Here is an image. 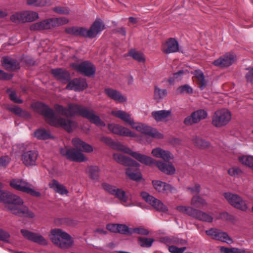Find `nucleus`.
Listing matches in <instances>:
<instances>
[{
    "mask_svg": "<svg viewBox=\"0 0 253 253\" xmlns=\"http://www.w3.org/2000/svg\"><path fill=\"white\" fill-rule=\"evenodd\" d=\"M55 110L59 114L66 117H73L79 115L87 119L91 123L98 126H105V123L101 120L99 116L95 114L92 109H88L86 107L76 103H69L67 108L62 105H56Z\"/></svg>",
    "mask_w": 253,
    "mask_h": 253,
    "instance_id": "1",
    "label": "nucleus"
},
{
    "mask_svg": "<svg viewBox=\"0 0 253 253\" xmlns=\"http://www.w3.org/2000/svg\"><path fill=\"white\" fill-rule=\"evenodd\" d=\"M32 107L36 112L43 115L45 121L51 126H60L68 132L72 131L77 126L76 122L55 115L52 109L42 102L33 103Z\"/></svg>",
    "mask_w": 253,
    "mask_h": 253,
    "instance_id": "2",
    "label": "nucleus"
},
{
    "mask_svg": "<svg viewBox=\"0 0 253 253\" xmlns=\"http://www.w3.org/2000/svg\"><path fill=\"white\" fill-rule=\"evenodd\" d=\"M0 182V202L3 201L6 204L5 208L12 214L19 216L33 218L34 213L29 211L28 208L23 205V201L18 196L7 191H3L1 189Z\"/></svg>",
    "mask_w": 253,
    "mask_h": 253,
    "instance_id": "3",
    "label": "nucleus"
},
{
    "mask_svg": "<svg viewBox=\"0 0 253 253\" xmlns=\"http://www.w3.org/2000/svg\"><path fill=\"white\" fill-rule=\"evenodd\" d=\"M72 143L77 149L67 148H61L60 149L61 155L73 162L81 163L86 161L87 158L81 151L86 153H90L93 150L92 147L78 138L73 139Z\"/></svg>",
    "mask_w": 253,
    "mask_h": 253,
    "instance_id": "4",
    "label": "nucleus"
},
{
    "mask_svg": "<svg viewBox=\"0 0 253 253\" xmlns=\"http://www.w3.org/2000/svg\"><path fill=\"white\" fill-rule=\"evenodd\" d=\"M117 149L119 150L129 154L140 163L146 165L150 166L153 164H155L161 171L167 174L171 175L175 173V169L171 164H167L161 161H156L150 157L140 154L137 152H132L129 148L120 144H118Z\"/></svg>",
    "mask_w": 253,
    "mask_h": 253,
    "instance_id": "5",
    "label": "nucleus"
},
{
    "mask_svg": "<svg viewBox=\"0 0 253 253\" xmlns=\"http://www.w3.org/2000/svg\"><path fill=\"white\" fill-rule=\"evenodd\" d=\"M104 29V25L100 19H96L89 29L80 27H70L65 29V32L74 36L93 38Z\"/></svg>",
    "mask_w": 253,
    "mask_h": 253,
    "instance_id": "6",
    "label": "nucleus"
},
{
    "mask_svg": "<svg viewBox=\"0 0 253 253\" xmlns=\"http://www.w3.org/2000/svg\"><path fill=\"white\" fill-rule=\"evenodd\" d=\"M50 233V239L51 242L58 248L66 250L74 245V242L72 237L62 229H52Z\"/></svg>",
    "mask_w": 253,
    "mask_h": 253,
    "instance_id": "7",
    "label": "nucleus"
},
{
    "mask_svg": "<svg viewBox=\"0 0 253 253\" xmlns=\"http://www.w3.org/2000/svg\"><path fill=\"white\" fill-rule=\"evenodd\" d=\"M9 185L13 189L30 194L33 196L39 197L41 195L39 192L34 190L31 184L23 179H13L10 180Z\"/></svg>",
    "mask_w": 253,
    "mask_h": 253,
    "instance_id": "8",
    "label": "nucleus"
},
{
    "mask_svg": "<svg viewBox=\"0 0 253 253\" xmlns=\"http://www.w3.org/2000/svg\"><path fill=\"white\" fill-rule=\"evenodd\" d=\"M231 119L230 112L226 109L217 110L212 117V124L215 127H220L226 125Z\"/></svg>",
    "mask_w": 253,
    "mask_h": 253,
    "instance_id": "9",
    "label": "nucleus"
},
{
    "mask_svg": "<svg viewBox=\"0 0 253 253\" xmlns=\"http://www.w3.org/2000/svg\"><path fill=\"white\" fill-rule=\"evenodd\" d=\"M223 196L227 202L234 208L242 211H246L248 208L247 202L239 195L231 192H225Z\"/></svg>",
    "mask_w": 253,
    "mask_h": 253,
    "instance_id": "10",
    "label": "nucleus"
},
{
    "mask_svg": "<svg viewBox=\"0 0 253 253\" xmlns=\"http://www.w3.org/2000/svg\"><path fill=\"white\" fill-rule=\"evenodd\" d=\"M206 233L213 239L220 241L228 244H231L234 242L233 240L229 237L226 232H223L216 228H212L206 230Z\"/></svg>",
    "mask_w": 253,
    "mask_h": 253,
    "instance_id": "11",
    "label": "nucleus"
},
{
    "mask_svg": "<svg viewBox=\"0 0 253 253\" xmlns=\"http://www.w3.org/2000/svg\"><path fill=\"white\" fill-rule=\"evenodd\" d=\"M71 67L78 72L88 77L93 75L95 73L94 66L88 61H84L80 64L73 63Z\"/></svg>",
    "mask_w": 253,
    "mask_h": 253,
    "instance_id": "12",
    "label": "nucleus"
},
{
    "mask_svg": "<svg viewBox=\"0 0 253 253\" xmlns=\"http://www.w3.org/2000/svg\"><path fill=\"white\" fill-rule=\"evenodd\" d=\"M141 196L147 203L151 205L157 211L166 212L168 211L167 206L160 200L149 195L148 193L143 192L141 193Z\"/></svg>",
    "mask_w": 253,
    "mask_h": 253,
    "instance_id": "13",
    "label": "nucleus"
},
{
    "mask_svg": "<svg viewBox=\"0 0 253 253\" xmlns=\"http://www.w3.org/2000/svg\"><path fill=\"white\" fill-rule=\"evenodd\" d=\"M208 113L205 110L203 109L198 110L193 112L191 115L186 117L183 123L186 126H191L206 119Z\"/></svg>",
    "mask_w": 253,
    "mask_h": 253,
    "instance_id": "14",
    "label": "nucleus"
},
{
    "mask_svg": "<svg viewBox=\"0 0 253 253\" xmlns=\"http://www.w3.org/2000/svg\"><path fill=\"white\" fill-rule=\"evenodd\" d=\"M236 59V56L234 53L228 52L213 61L212 64L219 68H226L234 63Z\"/></svg>",
    "mask_w": 253,
    "mask_h": 253,
    "instance_id": "15",
    "label": "nucleus"
},
{
    "mask_svg": "<svg viewBox=\"0 0 253 253\" xmlns=\"http://www.w3.org/2000/svg\"><path fill=\"white\" fill-rule=\"evenodd\" d=\"M132 128L152 137L159 139L163 137V134L159 132L156 129L141 123H135V125H134Z\"/></svg>",
    "mask_w": 253,
    "mask_h": 253,
    "instance_id": "16",
    "label": "nucleus"
},
{
    "mask_svg": "<svg viewBox=\"0 0 253 253\" xmlns=\"http://www.w3.org/2000/svg\"><path fill=\"white\" fill-rule=\"evenodd\" d=\"M152 185L154 189L159 193L168 195L176 191V189L171 185L160 180H153Z\"/></svg>",
    "mask_w": 253,
    "mask_h": 253,
    "instance_id": "17",
    "label": "nucleus"
},
{
    "mask_svg": "<svg viewBox=\"0 0 253 253\" xmlns=\"http://www.w3.org/2000/svg\"><path fill=\"white\" fill-rule=\"evenodd\" d=\"M21 233L24 238L33 242L42 245H46L47 244L46 240L40 234L25 229H22Z\"/></svg>",
    "mask_w": 253,
    "mask_h": 253,
    "instance_id": "18",
    "label": "nucleus"
},
{
    "mask_svg": "<svg viewBox=\"0 0 253 253\" xmlns=\"http://www.w3.org/2000/svg\"><path fill=\"white\" fill-rule=\"evenodd\" d=\"M108 128L112 133L124 136L135 137V133L130 131L129 129L117 124H109Z\"/></svg>",
    "mask_w": 253,
    "mask_h": 253,
    "instance_id": "19",
    "label": "nucleus"
},
{
    "mask_svg": "<svg viewBox=\"0 0 253 253\" xmlns=\"http://www.w3.org/2000/svg\"><path fill=\"white\" fill-rule=\"evenodd\" d=\"M66 89L81 91L87 87L86 80L83 78H75L68 82Z\"/></svg>",
    "mask_w": 253,
    "mask_h": 253,
    "instance_id": "20",
    "label": "nucleus"
},
{
    "mask_svg": "<svg viewBox=\"0 0 253 253\" xmlns=\"http://www.w3.org/2000/svg\"><path fill=\"white\" fill-rule=\"evenodd\" d=\"M38 155V151L35 150L26 151L21 155V161L26 166H35Z\"/></svg>",
    "mask_w": 253,
    "mask_h": 253,
    "instance_id": "21",
    "label": "nucleus"
},
{
    "mask_svg": "<svg viewBox=\"0 0 253 253\" xmlns=\"http://www.w3.org/2000/svg\"><path fill=\"white\" fill-rule=\"evenodd\" d=\"M113 158L117 163L125 166L133 167L138 168L140 166L136 161L119 153L114 154Z\"/></svg>",
    "mask_w": 253,
    "mask_h": 253,
    "instance_id": "22",
    "label": "nucleus"
},
{
    "mask_svg": "<svg viewBox=\"0 0 253 253\" xmlns=\"http://www.w3.org/2000/svg\"><path fill=\"white\" fill-rule=\"evenodd\" d=\"M162 50L166 54H169L178 51L179 44L178 42L174 38H169L163 44Z\"/></svg>",
    "mask_w": 253,
    "mask_h": 253,
    "instance_id": "23",
    "label": "nucleus"
},
{
    "mask_svg": "<svg viewBox=\"0 0 253 253\" xmlns=\"http://www.w3.org/2000/svg\"><path fill=\"white\" fill-rule=\"evenodd\" d=\"M54 77L62 84H66L70 80V73L66 70L62 68H56L51 71Z\"/></svg>",
    "mask_w": 253,
    "mask_h": 253,
    "instance_id": "24",
    "label": "nucleus"
},
{
    "mask_svg": "<svg viewBox=\"0 0 253 253\" xmlns=\"http://www.w3.org/2000/svg\"><path fill=\"white\" fill-rule=\"evenodd\" d=\"M105 94L110 98L118 102H124L126 101V98L121 93L111 88H106L104 90Z\"/></svg>",
    "mask_w": 253,
    "mask_h": 253,
    "instance_id": "25",
    "label": "nucleus"
},
{
    "mask_svg": "<svg viewBox=\"0 0 253 253\" xmlns=\"http://www.w3.org/2000/svg\"><path fill=\"white\" fill-rule=\"evenodd\" d=\"M151 154L154 157L161 158L166 162H168L173 158L170 152L164 150L159 147L153 149Z\"/></svg>",
    "mask_w": 253,
    "mask_h": 253,
    "instance_id": "26",
    "label": "nucleus"
},
{
    "mask_svg": "<svg viewBox=\"0 0 253 253\" xmlns=\"http://www.w3.org/2000/svg\"><path fill=\"white\" fill-rule=\"evenodd\" d=\"M48 186L56 193L61 195H67L69 192L68 189L64 185L60 183L57 180L54 179H52L49 182Z\"/></svg>",
    "mask_w": 253,
    "mask_h": 253,
    "instance_id": "27",
    "label": "nucleus"
},
{
    "mask_svg": "<svg viewBox=\"0 0 253 253\" xmlns=\"http://www.w3.org/2000/svg\"><path fill=\"white\" fill-rule=\"evenodd\" d=\"M1 64L7 70L14 71L19 68V65L17 61L8 57H3L1 58Z\"/></svg>",
    "mask_w": 253,
    "mask_h": 253,
    "instance_id": "28",
    "label": "nucleus"
},
{
    "mask_svg": "<svg viewBox=\"0 0 253 253\" xmlns=\"http://www.w3.org/2000/svg\"><path fill=\"white\" fill-rule=\"evenodd\" d=\"M160 242L167 245L169 247L171 246L170 245H183L186 244L185 240L174 236L161 237L160 238Z\"/></svg>",
    "mask_w": 253,
    "mask_h": 253,
    "instance_id": "29",
    "label": "nucleus"
},
{
    "mask_svg": "<svg viewBox=\"0 0 253 253\" xmlns=\"http://www.w3.org/2000/svg\"><path fill=\"white\" fill-rule=\"evenodd\" d=\"M111 114L128 123L132 127L135 125V123L131 119L130 115L125 111L121 110L113 111H112Z\"/></svg>",
    "mask_w": 253,
    "mask_h": 253,
    "instance_id": "30",
    "label": "nucleus"
},
{
    "mask_svg": "<svg viewBox=\"0 0 253 253\" xmlns=\"http://www.w3.org/2000/svg\"><path fill=\"white\" fill-rule=\"evenodd\" d=\"M192 217L200 221L209 223L211 222L213 220L211 215L197 209H195Z\"/></svg>",
    "mask_w": 253,
    "mask_h": 253,
    "instance_id": "31",
    "label": "nucleus"
},
{
    "mask_svg": "<svg viewBox=\"0 0 253 253\" xmlns=\"http://www.w3.org/2000/svg\"><path fill=\"white\" fill-rule=\"evenodd\" d=\"M194 75V80L198 84L199 88L203 90L205 88L207 84L203 73L200 70H196Z\"/></svg>",
    "mask_w": 253,
    "mask_h": 253,
    "instance_id": "32",
    "label": "nucleus"
},
{
    "mask_svg": "<svg viewBox=\"0 0 253 253\" xmlns=\"http://www.w3.org/2000/svg\"><path fill=\"white\" fill-rule=\"evenodd\" d=\"M170 115V110H160L152 112V116L157 122L166 121V119Z\"/></svg>",
    "mask_w": 253,
    "mask_h": 253,
    "instance_id": "33",
    "label": "nucleus"
},
{
    "mask_svg": "<svg viewBox=\"0 0 253 253\" xmlns=\"http://www.w3.org/2000/svg\"><path fill=\"white\" fill-rule=\"evenodd\" d=\"M191 204L193 206L197 208H201L208 206V203L206 201L204 198L198 195L194 196L192 198Z\"/></svg>",
    "mask_w": 253,
    "mask_h": 253,
    "instance_id": "34",
    "label": "nucleus"
},
{
    "mask_svg": "<svg viewBox=\"0 0 253 253\" xmlns=\"http://www.w3.org/2000/svg\"><path fill=\"white\" fill-rule=\"evenodd\" d=\"M8 110L19 117L28 118L30 116V114L28 112L22 110L20 107L17 106L9 107Z\"/></svg>",
    "mask_w": 253,
    "mask_h": 253,
    "instance_id": "35",
    "label": "nucleus"
},
{
    "mask_svg": "<svg viewBox=\"0 0 253 253\" xmlns=\"http://www.w3.org/2000/svg\"><path fill=\"white\" fill-rule=\"evenodd\" d=\"M34 135L38 139L41 140H45L52 138L50 132L43 128L36 130Z\"/></svg>",
    "mask_w": 253,
    "mask_h": 253,
    "instance_id": "36",
    "label": "nucleus"
},
{
    "mask_svg": "<svg viewBox=\"0 0 253 253\" xmlns=\"http://www.w3.org/2000/svg\"><path fill=\"white\" fill-rule=\"evenodd\" d=\"M23 15L24 17V23L31 22L39 18L38 13L35 11H23Z\"/></svg>",
    "mask_w": 253,
    "mask_h": 253,
    "instance_id": "37",
    "label": "nucleus"
},
{
    "mask_svg": "<svg viewBox=\"0 0 253 253\" xmlns=\"http://www.w3.org/2000/svg\"><path fill=\"white\" fill-rule=\"evenodd\" d=\"M27 4L33 6H44L51 5V0H27Z\"/></svg>",
    "mask_w": 253,
    "mask_h": 253,
    "instance_id": "38",
    "label": "nucleus"
},
{
    "mask_svg": "<svg viewBox=\"0 0 253 253\" xmlns=\"http://www.w3.org/2000/svg\"><path fill=\"white\" fill-rule=\"evenodd\" d=\"M193 142L198 148L205 149L210 147V143L204 139L196 136L193 139Z\"/></svg>",
    "mask_w": 253,
    "mask_h": 253,
    "instance_id": "39",
    "label": "nucleus"
},
{
    "mask_svg": "<svg viewBox=\"0 0 253 253\" xmlns=\"http://www.w3.org/2000/svg\"><path fill=\"white\" fill-rule=\"evenodd\" d=\"M126 173L129 178L133 180L138 181L142 178L141 172L138 171H135L131 168H127Z\"/></svg>",
    "mask_w": 253,
    "mask_h": 253,
    "instance_id": "40",
    "label": "nucleus"
},
{
    "mask_svg": "<svg viewBox=\"0 0 253 253\" xmlns=\"http://www.w3.org/2000/svg\"><path fill=\"white\" fill-rule=\"evenodd\" d=\"M167 95V90L166 89H162L155 86L154 88V99L157 101H159L160 100L164 98Z\"/></svg>",
    "mask_w": 253,
    "mask_h": 253,
    "instance_id": "41",
    "label": "nucleus"
},
{
    "mask_svg": "<svg viewBox=\"0 0 253 253\" xmlns=\"http://www.w3.org/2000/svg\"><path fill=\"white\" fill-rule=\"evenodd\" d=\"M89 177L93 180H97L99 177V169L97 167L90 166L87 169Z\"/></svg>",
    "mask_w": 253,
    "mask_h": 253,
    "instance_id": "42",
    "label": "nucleus"
},
{
    "mask_svg": "<svg viewBox=\"0 0 253 253\" xmlns=\"http://www.w3.org/2000/svg\"><path fill=\"white\" fill-rule=\"evenodd\" d=\"M154 240L152 238L146 237H139L138 238V243L142 247L150 248L151 247Z\"/></svg>",
    "mask_w": 253,
    "mask_h": 253,
    "instance_id": "43",
    "label": "nucleus"
},
{
    "mask_svg": "<svg viewBox=\"0 0 253 253\" xmlns=\"http://www.w3.org/2000/svg\"><path fill=\"white\" fill-rule=\"evenodd\" d=\"M239 161L243 165L252 168L253 170V156H241L239 157Z\"/></svg>",
    "mask_w": 253,
    "mask_h": 253,
    "instance_id": "44",
    "label": "nucleus"
},
{
    "mask_svg": "<svg viewBox=\"0 0 253 253\" xmlns=\"http://www.w3.org/2000/svg\"><path fill=\"white\" fill-rule=\"evenodd\" d=\"M176 209L179 212L185 213L192 217L195 209L190 207L179 206L176 207Z\"/></svg>",
    "mask_w": 253,
    "mask_h": 253,
    "instance_id": "45",
    "label": "nucleus"
},
{
    "mask_svg": "<svg viewBox=\"0 0 253 253\" xmlns=\"http://www.w3.org/2000/svg\"><path fill=\"white\" fill-rule=\"evenodd\" d=\"M113 195L118 198L122 202L126 203L127 201V197L126 195L125 192L121 189L117 188Z\"/></svg>",
    "mask_w": 253,
    "mask_h": 253,
    "instance_id": "46",
    "label": "nucleus"
},
{
    "mask_svg": "<svg viewBox=\"0 0 253 253\" xmlns=\"http://www.w3.org/2000/svg\"><path fill=\"white\" fill-rule=\"evenodd\" d=\"M220 251L223 253H246V251L245 249H239L237 248H228L226 247H221Z\"/></svg>",
    "mask_w": 253,
    "mask_h": 253,
    "instance_id": "47",
    "label": "nucleus"
},
{
    "mask_svg": "<svg viewBox=\"0 0 253 253\" xmlns=\"http://www.w3.org/2000/svg\"><path fill=\"white\" fill-rule=\"evenodd\" d=\"M129 54L134 59L139 62H144L145 61L144 55L141 52L136 51L133 49H131L129 51Z\"/></svg>",
    "mask_w": 253,
    "mask_h": 253,
    "instance_id": "48",
    "label": "nucleus"
},
{
    "mask_svg": "<svg viewBox=\"0 0 253 253\" xmlns=\"http://www.w3.org/2000/svg\"><path fill=\"white\" fill-rule=\"evenodd\" d=\"M10 20L16 23H24V17L23 15V11L20 12H16L10 16Z\"/></svg>",
    "mask_w": 253,
    "mask_h": 253,
    "instance_id": "49",
    "label": "nucleus"
},
{
    "mask_svg": "<svg viewBox=\"0 0 253 253\" xmlns=\"http://www.w3.org/2000/svg\"><path fill=\"white\" fill-rule=\"evenodd\" d=\"M118 233L126 235H130L131 228H128L125 224H118Z\"/></svg>",
    "mask_w": 253,
    "mask_h": 253,
    "instance_id": "50",
    "label": "nucleus"
},
{
    "mask_svg": "<svg viewBox=\"0 0 253 253\" xmlns=\"http://www.w3.org/2000/svg\"><path fill=\"white\" fill-rule=\"evenodd\" d=\"M177 91L178 92L181 94L185 93L191 94L193 93L192 88L188 84H184L179 86L177 88Z\"/></svg>",
    "mask_w": 253,
    "mask_h": 253,
    "instance_id": "51",
    "label": "nucleus"
},
{
    "mask_svg": "<svg viewBox=\"0 0 253 253\" xmlns=\"http://www.w3.org/2000/svg\"><path fill=\"white\" fill-rule=\"evenodd\" d=\"M134 233L142 235H148L149 234V232L146 229L142 227L131 228L130 235Z\"/></svg>",
    "mask_w": 253,
    "mask_h": 253,
    "instance_id": "52",
    "label": "nucleus"
},
{
    "mask_svg": "<svg viewBox=\"0 0 253 253\" xmlns=\"http://www.w3.org/2000/svg\"><path fill=\"white\" fill-rule=\"evenodd\" d=\"M30 30L33 31H40L45 29L44 21L34 23L30 26Z\"/></svg>",
    "mask_w": 253,
    "mask_h": 253,
    "instance_id": "53",
    "label": "nucleus"
},
{
    "mask_svg": "<svg viewBox=\"0 0 253 253\" xmlns=\"http://www.w3.org/2000/svg\"><path fill=\"white\" fill-rule=\"evenodd\" d=\"M7 92L9 93V98L11 100L16 103H22L23 101L17 97L15 91L11 90L10 89L7 90Z\"/></svg>",
    "mask_w": 253,
    "mask_h": 253,
    "instance_id": "54",
    "label": "nucleus"
},
{
    "mask_svg": "<svg viewBox=\"0 0 253 253\" xmlns=\"http://www.w3.org/2000/svg\"><path fill=\"white\" fill-rule=\"evenodd\" d=\"M44 21L45 30L57 27L54 18L46 19Z\"/></svg>",
    "mask_w": 253,
    "mask_h": 253,
    "instance_id": "55",
    "label": "nucleus"
},
{
    "mask_svg": "<svg viewBox=\"0 0 253 253\" xmlns=\"http://www.w3.org/2000/svg\"><path fill=\"white\" fill-rule=\"evenodd\" d=\"M102 187L105 191L112 195L114 194L116 189H117L116 187L107 183H102Z\"/></svg>",
    "mask_w": 253,
    "mask_h": 253,
    "instance_id": "56",
    "label": "nucleus"
},
{
    "mask_svg": "<svg viewBox=\"0 0 253 253\" xmlns=\"http://www.w3.org/2000/svg\"><path fill=\"white\" fill-rule=\"evenodd\" d=\"M52 10L55 12L60 14H68L69 13V9L65 7H54L52 8Z\"/></svg>",
    "mask_w": 253,
    "mask_h": 253,
    "instance_id": "57",
    "label": "nucleus"
},
{
    "mask_svg": "<svg viewBox=\"0 0 253 253\" xmlns=\"http://www.w3.org/2000/svg\"><path fill=\"white\" fill-rule=\"evenodd\" d=\"M186 247L178 248L175 246L171 245L169 247V251L171 253H183Z\"/></svg>",
    "mask_w": 253,
    "mask_h": 253,
    "instance_id": "58",
    "label": "nucleus"
},
{
    "mask_svg": "<svg viewBox=\"0 0 253 253\" xmlns=\"http://www.w3.org/2000/svg\"><path fill=\"white\" fill-rule=\"evenodd\" d=\"M9 238L10 235L7 232L0 229V241L8 242Z\"/></svg>",
    "mask_w": 253,
    "mask_h": 253,
    "instance_id": "59",
    "label": "nucleus"
},
{
    "mask_svg": "<svg viewBox=\"0 0 253 253\" xmlns=\"http://www.w3.org/2000/svg\"><path fill=\"white\" fill-rule=\"evenodd\" d=\"M10 158L7 156L0 157V167L5 168L10 163Z\"/></svg>",
    "mask_w": 253,
    "mask_h": 253,
    "instance_id": "60",
    "label": "nucleus"
},
{
    "mask_svg": "<svg viewBox=\"0 0 253 253\" xmlns=\"http://www.w3.org/2000/svg\"><path fill=\"white\" fill-rule=\"evenodd\" d=\"M228 172L230 175L232 176H236L239 175L242 172V171L238 168L233 167L229 169Z\"/></svg>",
    "mask_w": 253,
    "mask_h": 253,
    "instance_id": "61",
    "label": "nucleus"
},
{
    "mask_svg": "<svg viewBox=\"0 0 253 253\" xmlns=\"http://www.w3.org/2000/svg\"><path fill=\"white\" fill-rule=\"evenodd\" d=\"M184 71L183 70H180L176 73H174L173 74V76L172 78H170L169 81V82H172L174 81V80H179L181 79V76L183 75Z\"/></svg>",
    "mask_w": 253,
    "mask_h": 253,
    "instance_id": "62",
    "label": "nucleus"
},
{
    "mask_svg": "<svg viewBox=\"0 0 253 253\" xmlns=\"http://www.w3.org/2000/svg\"><path fill=\"white\" fill-rule=\"evenodd\" d=\"M219 218L225 221H231L233 219V216L228 213L224 212L219 214Z\"/></svg>",
    "mask_w": 253,
    "mask_h": 253,
    "instance_id": "63",
    "label": "nucleus"
},
{
    "mask_svg": "<svg viewBox=\"0 0 253 253\" xmlns=\"http://www.w3.org/2000/svg\"><path fill=\"white\" fill-rule=\"evenodd\" d=\"M100 140L101 142L109 146H112L114 143L113 140L109 137L103 136L100 137Z\"/></svg>",
    "mask_w": 253,
    "mask_h": 253,
    "instance_id": "64",
    "label": "nucleus"
}]
</instances>
